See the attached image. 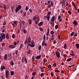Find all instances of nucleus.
<instances>
[{"instance_id": "nucleus-64", "label": "nucleus", "mask_w": 79, "mask_h": 79, "mask_svg": "<svg viewBox=\"0 0 79 79\" xmlns=\"http://www.w3.org/2000/svg\"><path fill=\"white\" fill-rule=\"evenodd\" d=\"M27 78H28L27 76V75H26L25 76V79H27Z\"/></svg>"}, {"instance_id": "nucleus-47", "label": "nucleus", "mask_w": 79, "mask_h": 79, "mask_svg": "<svg viewBox=\"0 0 79 79\" xmlns=\"http://www.w3.org/2000/svg\"><path fill=\"white\" fill-rule=\"evenodd\" d=\"M68 13H69V14H70V15H71V14H72L71 11H70V10H68Z\"/></svg>"}, {"instance_id": "nucleus-3", "label": "nucleus", "mask_w": 79, "mask_h": 79, "mask_svg": "<svg viewBox=\"0 0 79 79\" xmlns=\"http://www.w3.org/2000/svg\"><path fill=\"white\" fill-rule=\"evenodd\" d=\"M24 60L26 63H27V59L26 58V57H25V58H22V63H24Z\"/></svg>"}, {"instance_id": "nucleus-20", "label": "nucleus", "mask_w": 79, "mask_h": 79, "mask_svg": "<svg viewBox=\"0 0 79 79\" xmlns=\"http://www.w3.org/2000/svg\"><path fill=\"white\" fill-rule=\"evenodd\" d=\"M41 45L42 46H44V45L45 46H47V43H42Z\"/></svg>"}, {"instance_id": "nucleus-11", "label": "nucleus", "mask_w": 79, "mask_h": 79, "mask_svg": "<svg viewBox=\"0 0 79 79\" xmlns=\"http://www.w3.org/2000/svg\"><path fill=\"white\" fill-rule=\"evenodd\" d=\"M7 54H5L4 56V60H6V59H7Z\"/></svg>"}, {"instance_id": "nucleus-45", "label": "nucleus", "mask_w": 79, "mask_h": 79, "mask_svg": "<svg viewBox=\"0 0 79 79\" xmlns=\"http://www.w3.org/2000/svg\"><path fill=\"white\" fill-rule=\"evenodd\" d=\"M48 3L47 4V3H45L44 4H45V5H49V4H50V1H48Z\"/></svg>"}, {"instance_id": "nucleus-34", "label": "nucleus", "mask_w": 79, "mask_h": 79, "mask_svg": "<svg viewBox=\"0 0 79 79\" xmlns=\"http://www.w3.org/2000/svg\"><path fill=\"white\" fill-rule=\"evenodd\" d=\"M24 34H26L27 33V31L25 29H24L23 31Z\"/></svg>"}, {"instance_id": "nucleus-18", "label": "nucleus", "mask_w": 79, "mask_h": 79, "mask_svg": "<svg viewBox=\"0 0 79 79\" xmlns=\"http://www.w3.org/2000/svg\"><path fill=\"white\" fill-rule=\"evenodd\" d=\"M55 19V16H53L51 19V21H54Z\"/></svg>"}, {"instance_id": "nucleus-32", "label": "nucleus", "mask_w": 79, "mask_h": 79, "mask_svg": "<svg viewBox=\"0 0 79 79\" xmlns=\"http://www.w3.org/2000/svg\"><path fill=\"white\" fill-rule=\"evenodd\" d=\"M48 68H49V69H50V68H52V66L51 65L49 64L48 66Z\"/></svg>"}, {"instance_id": "nucleus-42", "label": "nucleus", "mask_w": 79, "mask_h": 79, "mask_svg": "<svg viewBox=\"0 0 79 79\" xmlns=\"http://www.w3.org/2000/svg\"><path fill=\"white\" fill-rule=\"evenodd\" d=\"M23 47V44H21L20 45V48H19V49L20 50L21 49V48H22Z\"/></svg>"}, {"instance_id": "nucleus-40", "label": "nucleus", "mask_w": 79, "mask_h": 79, "mask_svg": "<svg viewBox=\"0 0 79 79\" xmlns=\"http://www.w3.org/2000/svg\"><path fill=\"white\" fill-rule=\"evenodd\" d=\"M2 47H4L5 46V44L4 43H2Z\"/></svg>"}, {"instance_id": "nucleus-26", "label": "nucleus", "mask_w": 79, "mask_h": 79, "mask_svg": "<svg viewBox=\"0 0 79 79\" xmlns=\"http://www.w3.org/2000/svg\"><path fill=\"white\" fill-rule=\"evenodd\" d=\"M74 32L73 31L71 34H70V36L71 37H72V36H73L74 35Z\"/></svg>"}, {"instance_id": "nucleus-57", "label": "nucleus", "mask_w": 79, "mask_h": 79, "mask_svg": "<svg viewBox=\"0 0 79 79\" xmlns=\"http://www.w3.org/2000/svg\"><path fill=\"white\" fill-rule=\"evenodd\" d=\"M51 6H52V5L51 4H50L49 5H48V8H50Z\"/></svg>"}, {"instance_id": "nucleus-25", "label": "nucleus", "mask_w": 79, "mask_h": 79, "mask_svg": "<svg viewBox=\"0 0 79 79\" xmlns=\"http://www.w3.org/2000/svg\"><path fill=\"white\" fill-rule=\"evenodd\" d=\"M64 47L65 49H66V48H67V45H66V44H64Z\"/></svg>"}, {"instance_id": "nucleus-8", "label": "nucleus", "mask_w": 79, "mask_h": 79, "mask_svg": "<svg viewBox=\"0 0 79 79\" xmlns=\"http://www.w3.org/2000/svg\"><path fill=\"white\" fill-rule=\"evenodd\" d=\"M71 53L72 54H70V55H71V56H75V54H74V52L72 50L71 51Z\"/></svg>"}, {"instance_id": "nucleus-48", "label": "nucleus", "mask_w": 79, "mask_h": 79, "mask_svg": "<svg viewBox=\"0 0 79 79\" xmlns=\"http://www.w3.org/2000/svg\"><path fill=\"white\" fill-rule=\"evenodd\" d=\"M5 24H6V22H5V21H4L3 22V23L2 24V25H3V26H4V25H5Z\"/></svg>"}, {"instance_id": "nucleus-14", "label": "nucleus", "mask_w": 79, "mask_h": 79, "mask_svg": "<svg viewBox=\"0 0 79 79\" xmlns=\"http://www.w3.org/2000/svg\"><path fill=\"white\" fill-rule=\"evenodd\" d=\"M50 16L49 15H46V17H47V19L48 21H49V19H50Z\"/></svg>"}, {"instance_id": "nucleus-13", "label": "nucleus", "mask_w": 79, "mask_h": 79, "mask_svg": "<svg viewBox=\"0 0 79 79\" xmlns=\"http://www.w3.org/2000/svg\"><path fill=\"white\" fill-rule=\"evenodd\" d=\"M6 39H9L10 38V37L8 36V34L7 33H6Z\"/></svg>"}, {"instance_id": "nucleus-55", "label": "nucleus", "mask_w": 79, "mask_h": 79, "mask_svg": "<svg viewBox=\"0 0 79 79\" xmlns=\"http://www.w3.org/2000/svg\"><path fill=\"white\" fill-rule=\"evenodd\" d=\"M15 53H16V55H17L18 53V51L17 50H16V51H15Z\"/></svg>"}, {"instance_id": "nucleus-6", "label": "nucleus", "mask_w": 79, "mask_h": 79, "mask_svg": "<svg viewBox=\"0 0 79 79\" xmlns=\"http://www.w3.org/2000/svg\"><path fill=\"white\" fill-rule=\"evenodd\" d=\"M73 23L74 25H75V26H76V25H77L78 23H77V21L76 20H74V21L73 22Z\"/></svg>"}, {"instance_id": "nucleus-44", "label": "nucleus", "mask_w": 79, "mask_h": 79, "mask_svg": "<svg viewBox=\"0 0 79 79\" xmlns=\"http://www.w3.org/2000/svg\"><path fill=\"white\" fill-rule=\"evenodd\" d=\"M53 66L54 67H56V63H54L53 64Z\"/></svg>"}, {"instance_id": "nucleus-5", "label": "nucleus", "mask_w": 79, "mask_h": 79, "mask_svg": "<svg viewBox=\"0 0 79 79\" xmlns=\"http://www.w3.org/2000/svg\"><path fill=\"white\" fill-rule=\"evenodd\" d=\"M56 55L57 57V58H59L60 57V54L58 51H56Z\"/></svg>"}, {"instance_id": "nucleus-17", "label": "nucleus", "mask_w": 79, "mask_h": 79, "mask_svg": "<svg viewBox=\"0 0 79 79\" xmlns=\"http://www.w3.org/2000/svg\"><path fill=\"white\" fill-rule=\"evenodd\" d=\"M1 37L3 39V40H5V35H3L1 36Z\"/></svg>"}, {"instance_id": "nucleus-51", "label": "nucleus", "mask_w": 79, "mask_h": 79, "mask_svg": "<svg viewBox=\"0 0 79 79\" xmlns=\"http://www.w3.org/2000/svg\"><path fill=\"white\" fill-rule=\"evenodd\" d=\"M14 46L16 45V44H17V42H14Z\"/></svg>"}, {"instance_id": "nucleus-33", "label": "nucleus", "mask_w": 79, "mask_h": 79, "mask_svg": "<svg viewBox=\"0 0 79 79\" xmlns=\"http://www.w3.org/2000/svg\"><path fill=\"white\" fill-rule=\"evenodd\" d=\"M44 63H46V61H47V60L45 58L44 59Z\"/></svg>"}, {"instance_id": "nucleus-60", "label": "nucleus", "mask_w": 79, "mask_h": 79, "mask_svg": "<svg viewBox=\"0 0 79 79\" xmlns=\"http://www.w3.org/2000/svg\"><path fill=\"white\" fill-rule=\"evenodd\" d=\"M29 11L30 12V13H32V9H30L29 10Z\"/></svg>"}, {"instance_id": "nucleus-1", "label": "nucleus", "mask_w": 79, "mask_h": 79, "mask_svg": "<svg viewBox=\"0 0 79 79\" xmlns=\"http://www.w3.org/2000/svg\"><path fill=\"white\" fill-rule=\"evenodd\" d=\"M31 42V39L30 36H29L28 38H26V40L24 42V44L26 45L27 44H30Z\"/></svg>"}, {"instance_id": "nucleus-46", "label": "nucleus", "mask_w": 79, "mask_h": 79, "mask_svg": "<svg viewBox=\"0 0 79 79\" xmlns=\"http://www.w3.org/2000/svg\"><path fill=\"white\" fill-rule=\"evenodd\" d=\"M41 48H42V47L41 46V45H39V50H40V49H41Z\"/></svg>"}, {"instance_id": "nucleus-28", "label": "nucleus", "mask_w": 79, "mask_h": 79, "mask_svg": "<svg viewBox=\"0 0 79 79\" xmlns=\"http://www.w3.org/2000/svg\"><path fill=\"white\" fill-rule=\"evenodd\" d=\"M46 37L45 36V35L44 34L43 37L44 40H46Z\"/></svg>"}, {"instance_id": "nucleus-41", "label": "nucleus", "mask_w": 79, "mask_h": 79, "mask_svg": "<svg viewBox=\"0 0 79 79\" xmlns=\"http://www.w3.org/2000/svg\"><path fill=\"white\" fill-rule=\"evenodd\" d=\"M50 34H52V35H53L54 34V31H51L50 32Z\"/></svg>"}, {"instance_id": "nucleus-31", "label": "nucleus", "mask_w": 79, "mask_h": 79, "mask_svg": "<svg viewBox=\"0 0 79 79\" xmlns=\"http://www.w3.org/2000/svg\"><path fill=\"white\" fill-rule=\"evenodd\" d=\"M33 21H35L36 20V19H37V17H35L33 18Z\"/></svg>"}, {"instance_id": "nucleus-53", "label": "nucleus", "mask_w": 79, "mask_h": 79, "mask_svg": "<svg viewBox=\"0 0 79 79\" xmlns=\"http://www.w3.org/2000/svg\"><path fill=\"white\" fill-rule=\"evenodd\" d=\"M26 15V13L25 12H24V14L23 15V17H25Z\"/></svg>"}, {"instance_id": "nucleus-43", "label": "nucleus", "mask_w": 79, "mask_h": 79, "mask_svg": "<svg viewBox=\"0 0 79 79\" xmlns=\"http://www.w3.org/2000/svg\"><path fill=\"white\" fill-rule=\"evenodd\" d=\"M6 75V79L9 78V75Z\"/></svg>"}, {"instance_id": "nucleus-15", "label": "nucleus", "mask_w": 79, "mask_h": 79, "mask_svg": "<svg viewBox=\"0 0 79 79\" xmlns=\"http://www.w3.org/2000/svg\"><path fill=\"white\" fill-rule=\"evenodd\" d=\"M9 74H10V73L9 72V71H8V70H6V71L5 72L6 75H9Z\"/></svg>"}, {"instance_id": "nucleus-16", "label": "nucleus", "mask_w": 79, "mask_h": 79, "mask_svg": "<svg viewBox=\"0 0 79 79\" xmlns=\"http://www.w3.org/2000/svg\"><path fill=\"white\" fill-rule=\"evenodd\" d=\"M28 23L29 24H30V25H31V24H32V20H31L30 19H28Z\"/></svg>"}, {"instance_id": "nucleus-19", "label": "nucleus", "mask_w": 79, "mask_h": 79, "mask_svg": "<svg viewBox=\"0 0 79 79\" xmlns=\"http://www.w3.org/2000/svg\"><path fill=\"white\" fill-rule=\"evenodd\" d=\"M75 46L76 47H77V49H79V44H76L75 45Z\"/></svg>"}, {"instance_id": "nucleus-12", "label": "nucleus", "mask_w": 79, "mask_h": 79, "mask_svg": "<svg viewBox=\"0 0 79 79\" xmlns=\"http://www.w3.org/2000/svg\"><path fill=\"white\" fill-rule=\"evenodd\" d=\"M42 24H43V22H41L38 24V26H42Z\"/></svg>"}, {"instance_id": "nucleus-54", "label": "nucleus", "mask_w": 79, "mask_h": 79, "mask_svg": "<svg viewBox=\"0 0 79 79\" xmlns=\"http://www.w3.org/2000/svg\"><path fill=\"white\" fill-rule=\"evenodd\" d=\"M11 53H9V57H11Z\"/></svg>"}, {"instance_id": "nucleus-49", "label": "nucleus", "mask_w": 79, "mask_h": 79, "mask_svg": "<svg viewBox=\"0 0 79 79\" xmlns=\"http://www.w3.org/2000/svg\"><path fill=\"white\" fill-rule=\"evenodd\" d=\"M28 10H29V8H28V7H27V6H26L25 10H26V11H27Z\"/></svg>"}, {"instance_id": "nucleus-29", "label": "nucleus", "mask_w": 79, "mask_h": 79, "mask_svg": "<svg viewBox=\"0 0 79 79\" xmlns=\"http://www.w3.org/2000/svg\"><path fill=\"white\" fill-rule=\"evenodd\" d=\"M32 76H35L36 75V72H34L32 73Z\"/></svg>"}, {"instance_id": "nucleus-63", "label": "nucleus", "mask_w": 79, "mask_h": 79, "mask_svg": "<svg viewBox=\"0 0 79 79\" xmlns=\"http://www.w3.org/2000/svg\"><path fill=\"white\" fill-rule=\"evenodd\" d=\"M31 53V51H29L27 52V54H30Z\"/></svg>"}, {"instance_id": "nucleus-36", "label": "nucleus", "mask_w": 79, "mask_h": 79, "mask_svg": "<svg viewBox=\"0 0 79 79\" xmlns=\"http://www.w3.org/2000/svg\"><path fill=\"white\" fill-rule=\"evenodd\" d=\"M39 21H38L37 20H36L35 22V24H39Z\"/></svg>"}, {"instance_id": "nucleus-23", "label": "nucleus", "mask_w": 79, "mask_h": 79, "mask_svg": "<svg viewBox=\"0 0 79 79\" xmlns=\"http://www.w3.org/2000/svg\"><path fill=\"white\" fill-rule=\"evenodd\" d=\"M10 64L12 66H13L14 65V63L13 62V61L12 60L10 61Z\"/></svg>"}, {"instance_id": "nucleus-38", "label": "nucleus", "mask_w": 79, "mask_h": 79, "mask_svg": "<svg viewBox=\"0 0 79 79\" xmlns=\"http://www.w3.org/2000/svg\"><path fill=\"white\" fill-rule=\"evenodd\" d=\"M58 25H56L55 26V28L56 29H58Z\"/></svg>"}, {"instance_id": "nucleus-61", "label": "nucleus", "mask_w": 79, "mask_h": 79, "mask_svg": "<svg viewBox=\"0 0 79 79\" xmlns=\"http://www.w3.org/2000/svg\"><path fill=\"white\" fill-rule=\"evenodd\" d=\"M51 76H53V72H52L51 73Z\"/></svg>"}, {"instance_id": "nucleus-35", "label": "nucleus", "mask_w": 79, "mask_h": 79, "mask_svg": "<svg viewBox=\"0 0 79 79\" xmlns=\"http://www.w3.org/2000/svg\"><path fill=\"white\" fill-rule=\"evenodd\" d=\"M51 13H52L51 12H48V14L47 15H48V16H50V14H51Z\"/></svg>"}, {"instance_id": "nucleus-22", "label": "nucleus", "mask_w": 79, "mask_h": 79, "mask_svg": "<svg viewBox=\"0 0 79 79\" xmlns=\"http://www.w3.org/2000/svg\"><path fill=\"white\" fill-rule=\"evenodd\" d=\"M31 45H35V43H34V41L33 40H32L31 41Z\"/></svg>"}, {"instance_id": "nucleus-21", "label": "nucleus", "mask_w": 79, "mask_h": 79, "mask_svg": "<svg viewBox=\"0 0 79 79\" xmlns=\"http://www.w3.org/2000/svg\"><path fill=\"white\" fill-rule=\"evenodd\" d=\"M49 28H48V32L46 34L47 36H48V34H49Z\"/></svg>"}, {"instance_id": "nucleus-2", "label": "nucleus", "mask_w": 79, "mask_h": 79, "mask_svg": "<svg viewBox=\"0 0 79 79\" xmlns=\"http://www.w3.org/2000/svg\"><path fill=\"white\" fill-rule=\"evenodd\" d=\"M22 6L20 5H19L15 8V11L16 13H18V11L19 10L21 9V7Z\"/></svg>"}, {"instance_id": "nucleus-59", "label": "nucleus", "mask_w": 79, "mask_h": 79, "mask_svg": "<svg viewBox=\"0 0 79 79\" xmlns=\"http://www.w3.org/2000/svg\"><path fill=\"white\" fill-rule=\"evenodd\" d=\"M13 9H14V7H12L11 8V10H12V11L13 12Z\"/></svg>"}, {"instance_id": "nucleus-30", "label": "nucleus", "mask_w": 79, "mask_h": 79, "mask_svg": "<svg viewBox=\"0 0 79 79\" xmlns=\"http://www.w3.org/2000/svg\"><path fill=\"white\" fill-rule=\"evenodd\" d=\"M39 30L40 31H43V28L41 27H39Z\"/></svg>"}, {"instance_id": "nucleus-52", "label": "nucleus", "mask_w": 79, "mask_h": 79, "mask_svg": "<svg viewBox=\"0 0 79 79\" xmlns=\"http://www.w3.org/2000/svg\"><path fill=\"white\" fill-rule=\"evenodd\" d=\"M55 72H56V73H60V71L58 70H55Z\"/></svg>"}, {"instance_id": "nucleus-56", "label": "nucleus", "mask_w": 79, "mask_h": 79, "mask_svg": "<svg viewBox=\"0 0 79 79\" xmlns=\"http://www.w3.org/2000/svg\"><path fill=\"white\" fill-rule=\"evenodd\" d=\"M63 56H64V57H67V56L66 54H64L63 55Z\"/></svg>"}, {"instance_id": "nucleus-50", "label": "nucleus", "mask_w": 79, "mask_h": 79, "mask_svg": "<svg viewBox=\"0 0 79 79\" xmlns=\"http://www.w3.org/2000/svg\"><path fill=\"white\" fill-rule=\"evenodd\" d=\"M72 4L73 5V7L74 6H75V3H74L73 2H72Z\"/></svg>"}, {"instance_id": "nucleus-39", "label": "nucleus", "mask_w": 79, "mask_h": 79, "mask_svg": "<svg viewBox=\"0 0 79 79\" xmlns=\"http://www.w3.org/2000/svg\"><path fill=\"white\" fill-rule=\"evenodd\" d=\"M0 42H2V41L3 40V39L2 38V37L1 36L0 37Z\"/></svg>"}, {"instance_id": "nucleus-58", "label": "nucleus", "mask_w": 79, "mask_h": 79, "mask_svg": "<svg viewBox=\"0 0 79 79\" xmlns=\"http://www.w3.org/2000/svg\"><path fill=\"white\" fill-rule=\"evenodd\" d=\"M60 18H61V16L60 15H59L58 17V19H60Z\"/></svg>"}, {"instance_id": "nucleus-24", "label": "nucleus", "mask_w": 79, "mask_h": 79, "mask_svg": "<svg viewBox=\"0 0 79 79\" xmlns=\"http://www.w3.org/2000/svg\"><path fill=\"white\" fill-rule=\"evenodd\" d=\"M72 60V59L71 58H68L67 60V62L70 61H71Z\"/></svg>"}, {"instance_id": "nucleus-9", "label": "nucleus", "mask_w": 79, "mask_h": 79, "mask_svg": "<svg viewBox=\"0 0 79 79\" xmlns=\"http://www.w3.org/2000/svg\"><path fill=\"white\" fill-rule=\"evenodd\" d=\"M3 69H6V68L5 67V66L3 65V66L1 67V69H0L1 71H3Z\"/></svg>"}, {"instance_id": "nucleus-10", "label": "nucleus", "mask_w": 79, "mask_h": 79, "mask_svg": "<svg viewBox=\"0 0 79 79\" xmlns=\"http://www.w3.org/2000/svg\"><path fill=\"white\" fill-rule=\"evenodd\" d=\"M9 47L10 48L12 47L11 48H15V46L10 44L9 45Z\"/></svg>"}, {"instance_id": "nucleus-62", "label": "nucleus", "mask_w": 79, "mask_h": 79, "mask_svg": "<svg viewBox=\"0 0 79 79\" xmlns=\"http://www.w3.org/2000/svg\"><path fill=\"white\" fill-rule=\"evenodd\" d=\"M13 23L14 24H17V23H18V22L16 21H15Z\"/></svg>"}, {"instance_id": "nucleus-27", "label": "nucleus", "mask_w": 79, "mask_h": 79, "mask_svg": "<svg viewBox=\"0 0 79 79\" xmlns=\"http://www.w3.org/2000/svg\"><path fill=\"white\" fill-rule=\"evenodd\" d=\"M10 74H11V76H13V75H14V72L13 71H11Z\"/></svg>"}, {"instance_id": "nucleus-7", "label": "nucleus", "mask_w": 79, "mask_h": 79, "mask_svg": "<svg viewBox=\"0 0 79 79\" xmlns=\"http://www.w3.org/2000/svg\"><path fill=\"white\" fill-rule=\"evenodd\" d=\"M35 58L36 60H39V59H40V58H41V55H40L39 56H37L35 57Z\"/></svg>"}, {"instance_id": "nucleus-4", "label": "nucleus", "mask_w": 79, "mask_h": 79, "mask_svg": "<svg viewBox=\"0 0 79 79\" xmlns=\"http://www.w3.org/2000/svg\"><path fill=\"white\" fill-rule=\"evenodd\" d=\"M29 46L31 47H35V45L34 44L32 45L31 44V43H28L27 47V49H28L29 48Z\"/></svg>"}, {"instance_id": "nucleus-37", "label": "nucleus", "mask_w": 79, "mask_h": 79, "mask_svg": "<svg viewBox=\"0 0 79 79\" xmlns=\"http://www.w3.org/2000/svg\"><path fill=\"white\" fill-rule=\"evenodd\" d=\"M12 37L13 39H15V36L14 34L12 35Z\"/></svg>"}]
</instances>
